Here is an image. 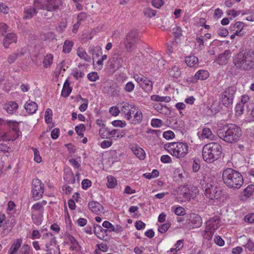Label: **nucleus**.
Segmentation results:
<instances>
[{
	"instance_id": "nucleus-1",
	"label": "nucleus",
	"mask_w": 254,
	"mask_h": 254,
	"mask_svg": "<svg viewBox=\"0 0 254 254\" xmlns=\"http://www.w3.org/2000/svg\"><path fill=\"white\" fill-rule=\"evenodd\" d=\"M233 63L238 70L249 71L254 69V50L239 53L233 58Z\"/></svg>"
},
{
	"instance_id": "nucleus-2",
	"label": "nucleus",
	"mask_w": 254,
	"mask_h": 254,
	"mask_svg": "<svg viewBox=\"0 0 254 254\" xmlns=\"http://www.w3.org/2000/svg\"><path fill=\"white\" fill-rule=\"evenodd\" d=\"M222 180L228 188L234 190L240 189L244 183L243 177L241 174L230 168H227L223 171Z\"/></svg>"
},
{
	"instance_id": "nucleus-3",
	"label": "nucleus",
	"mask_w": 254,
	"mask_h": 254,
	"mask_svg": "<svg viewBox=\"0 0 254 254\" xmlns=\"http://www.w3.org/2000/svg\"><path fill=\"white\" fill-rule=\"evenodd\" d=\"M219 137L228 143L238 141L241 136V128L234 124L224 126L217 130Z\"/></svg>"
},
{
	"instance_id": "nucleus-4",
	"label": "nucleus",
	"mask_w": 254,
	"mask_h": 254,
	"mask_svg": "<svg viewBox=\"0 0 254 254\" xmlns=\"http://www.w3.org/2000/svg\"><path fill=\"white\" fill-rule=\"evenodd\" d=\"M222 153L221 146L216 142L205 145L202 148V157L207 163H212L220 157Z\"/></svg>"
},
{
	"instance_id": "nucleus-5",
	"label": "nucleus",
	"mask_w": 254,
	"mask_h": 254,
	"mask_svg": "<svg viewBox=\"0 0 254 254\" xmlns=\"http://www.w3.org/2000/svg\"><path fill=\"white\" fill-rule=\"evenodd\" d=\"M201 183V186L205 192V196L210 199L219 200L222 196V190L216 182H210Z\"/></svg>"
},
{
	"instance_id": "nucleus-6",
	"label": "nucleus",
	"mask_w": 254,
	"mask_h": 254,
	"mask_svg": "<svg viewBox=\"0 0 254 254\" xmlns=\"http://www.w3.org/2000/svg\"><path fill=\"white\" fill-rule=\"evenodd\" d=\"M165 146L168 151L177 158L184 157L188 153L189 147L186 142H172Z\"/></svg>"
},
{
	"instance_id": "nucleus-7",
	"label": "nucleus",
	"mask_w": 254,
	"mask_h": 254,
	"mask_svg": "<svg viewBox=\"0 0 254 254\" xmlns=\"http://www.w3.org/2000/svg\"><path fill=\"white\" fill-rule=\"evenodd\" d=\"M198 188L195 186H184L178 193V200L181 202L189 201L191 198H194L198 193Z\"/></svg>"
},
{
	"instance_id": "nucleus-8",
	"label": "nucleus",
	"mask_w": 254,
	"mask_h": 254,
	"mask_svg": "<svg viewBox=\"0 0 254 254\" xmlns=\"http://www.w3.org/2000/svg\"><path fill=\"white\" fill-rule=\"evenodd\" d=\"M3 123L1 122V124H4L7 125L9 129V131L10 133H13L12 136H9L8 133H4L2 135H1V139L5 141H9V140H13L17 138L20 134V130L18 128V123L17 122L13 121H4L2 120Z\"/></svg>"
},
{
	"instance_id": "nucleus-9",
	"label": "nucleus",
	"mask_w": 254,
	"mask_h": 254,
	"mask_svg": "<svg viewBox=\"0 0 254 254\" xmlns=\"http://www.w3.org/2000/svg\"><path fill=\"white\" fill-rule=\"evenodd\" d=\"M138 39V33L136 30H131L127 34L124 41L127 52H131L135 49Z\"/></svg>"
},
{
	"instance_id": "nucleus-10",
	"label": "nucleus",
	"mask_w": 254,
	"mask_h": 254,
	"mask_svg": "<svg viewBox=\"0 0 254 254\" xmlns=\"http://www.w3.org/2000/svg\"><path fill=\"white\" fill-rule=\"evenodd\" d=\"M236 92V88L230 86L226 88L221 93V102L223 106L227 108L232 107Z\"/></svg>"
},
{
	"instance_id": "nucleus-11",
	"label": "nucleus",
	"mask_w": 254,
	"mask_h": 254,
	"mask_svg": "<svg viewBox=\"0 0 254 254\" xmlns=\"http://www.w3.org/2000/svg\"><path fill=\"white\" fill-rule=\"evenodd\" d=\"M50 237L48 241L45 244V248L44 249L47 252V254H55L57 251L55 250L56 248L58 252L60 251L59 246L57 245L56 238L54 237L51 233H46L43 237V239H46Z\"/></svg>"
},
{
	"instance_id": "nucleus-12",
	"label": "nucleus",
	"mask_w": 254,
	"mask_h": 254,
	"mask_svg": "<svg viewBox=\"0 0 254 254\" xmlns=\"http://www.w3.org/2000/svg\"><path fill=\"white\" fill-rule=\"evenodd\" d=\"M134 78L135 81L139 84L140 87L146 92L152 91L153 83L148 78L142 74H135Z\"/></svg>"
},
{
	"instance_id": "nucleus-13",
	"label": "nucleus",
	"mask_w": 254,
	"mask_h": 254,
	"mask_svg": "<svg viewBox=\"0 0 254 254\" xmlns=\"http://www.w3.org/2000/svg\"><path fill=\"white\" fill-rule=\"evenodd\" d=\"M32 192L33 197L35 200H39L44 192V184L38 178L34 179L32 181Z\"/></svg>"
},
{
	"instance_id": "nucleus-14",
	"label": "nucleus",
	"mask_w": 254,
	"mask_h": 254,
	"mask_svg": "<svg viewBox=\"0 0 254 254\" xmlns=\"http://www.w3.org/2000/svg\"><path fill=\"white\" fill-rule=\"evenodd\" d=\"M209 75V73L207 70L200 69L197 71L193 76L189 77L187 81L191 83H194L197 82L198 80H203L206 79Z\"/></svg>"
},
{
	"instance_id": "nucleus-15",
	"label": "nucleus",
	"mask_w": 254,
	"mask_h": 254,
	"mask_svg": "<svg viewBox=\"0 0 254 254\" xmlns=\"http://www.w3.org/2000/svg\"><path fill=\"white\" fill-rule=\"evenodd\" d=\"M94 233L97 238L101 240H107L108 239L107 229H105L98 224H94L93 229Z\"/></svg>"
},
{
	"instance_id": "nucleus-16",
	"label": "nucleus",
	"mask_w": 254,
	"mask_h": 254,
	"mask_svg": "<svg viewBox=\"0 0 254 254\" xmlns=\"http://www.w3.org/2000/svg\"><path fill=\"white\" fill-rule=\"evenodd\" d=\"M123 59L118 55H114L109 60L110 68L116 70L122 66Z\"/></svg>"
},
{
	"instance_id": "nucleus-17",
	"label": "nucleus",
	"mask_w": 254,
	"mask_h": 254,
	"mask_svg": "<svg viewBox=\"0 0 254 254\" xmlns=\"http://www.w3.org/2000/svg\"><path fill=\"white\" fill-rule=\"evenodd\" d=\"M89 209L93 213L97 215H101L104 213L103 206L97 201H90L88 203Z\"/></svg>"
},
{
	"instance_id": "nucleus-18",
	"label": "nucleus",
	"mask_w": 254,
	"mask_h": 254,
	"mask_svg": "<svg viewBox=\"0 0 254 254\" xmlns=\"http://www.w3.org/2000/svg\"><path fill=\"white\" fill-rule=\"evenodd\" d=\"M220 219L219 217L216 216L208 220L206 223L207 230L215 232L219 226Z\"/></svg>"
},
{
	"instance_id": "nucleus-19",
	"label": "nucleus",
	"mask_w": 254,
	"mask_h": 254,
	"mask_svg": "<svg viewBox=\"0 0 254 254\" xmlns=\"http://www.w3.org/2000/svg\"><path fill=\"white\" fill-rule=\"evenodd\" d=\"M189 223L192 228H198L202 225V219L199 215L192 214L190 215Z\"/></svg>"
},
{
	"instance_id": "nucleus-20",
	"label": "nucleus",
	"mask_w": 254,
	"mask_h": 254,
	"mask_svg": "<svg viewBox=\"0 0 254 254\" xmlns=\"http://www.w3.org/2000/svg\"><path fill=\"white\" fill-rule=\"evenodd\" d=\"M244 26L243 22L241 21L236 22L235 24H231L230 26V31H233L237 34V36H241L244 34L242 31Z\"/></svg>"
},
{
	"instance_id": "nucleus-21",
	"label": "nucleus",
	"mask_w": 254,
	"mask_h": 254,
	"mask_svg": "<svg viewBox=\"0 0 254 254\" xmlns=\"http://www.w3.org/2000/svg\"><path fill=\"white\" fill-rule=\"evenodd\" d=\"M47 203V201L43 200L34 204L31 207L32 213H37L38 214H43L44 206L46 205Z\"/></svg>"
},
{
	"instance_id": "nucleus-22",
	"label": "nucleus",
	"mask_w": 254,
	"mask_h": 254,
	"mask_svg": "<svg viewBox=\"0 0 254 254\" xmlns=\"http://www.w3.org/2000/svg\"><path fill=\"white\" fill-rule=\"evenodd\" d=\"M62 4L61 0H46L47 10L53 11L58 9Z\"/></svg>"
},
{
	"instance_id": "nucleus-23",
	"label": "nucleus",
	"mask_w": 254,
	"mask_h": 254,
	"mask_svg": "<svg viewBox=\"0 0 254 254\" xmlns=\"http://www.w3.org/2000/svg\"><path fill=\"white\" fill-rule=\"evenodd\" d=\"M17 37L13 33L7 34L3 39V45L5 48L8 49L10 44L12 43H16Z\"/></svg>"
},
{
	"instance_id": "nucleus-24",
	"label": "nucleus",
	"mask_w": 254,
	"mask_h": 254,
	"mask_svg": "<svg viewBox=\"0 0 254 254\" xmlns=\"http://www.w3.org/2000/svg\"><path fill=\"white\" fill-rule=\"evenodd\" d=\"M37 13L38 11L36 10L33 5L26 7L24 9L23 18L25 19H31Z\"/></svg>"
},
{
	"instance_id": "nucleus-25",
	"label": "nucleus",
	"mask_w": 254,
	"mask_h": 254,
	"mask_svg": "<svg viewBox=\"0 0 254 254\" xmlns=\"http://www.w3.org/2000/svg\"><path fill=\"white\" fill-rule=\"evenodd\" d=\"M24 107L27 112L30 114L35 113L38 108L37 104L30 100L26 102Z\"/></svg>"
},
{
	"instance_id": "nucleus-26",
	"label": "nucleus",
	"mask_w": 254,
	"mask_h": 254,
	"mask_svg": "<svg viewBox=\"0 0 254 254\" xmlns=\"http://www.w3.org/2000/svg\"><path fill=\"white\" fill-rule=\"evenodd\" d=\"M125 132L123 130L114 129L110 131L109 139L118 140L125 136Z\"/></svg>"
},
{
	"instance_id": "nucleus-27",
	"label": "nucleus",
	"mask_w": 254,
	"mask_h": 254,
	"mask_svg": "<svg viewBox=\"0 0 254 254\" xmlns=\"http://www.w3.org/2000/svg\"><path fill=\"white\" fill-rule=\"evenodd\" d=\"M22 240L20 239H16L11 246L8 254H17V251L21 247Z\"/></svg>"
},
{
	"instance_id": "nucleus-28",
	"label": "nucleus",
	"mask_w": 254,
	"mask_h": 254,
	"mask_svg": "<svg viewBox=\"0 0 254 254\" xmlns=\"http://www.w3.org/2000/svg\"><path fill=\"white\" fill-rule=\"evenodd\" d=\"M89 53L93 55V60H94L102 55V50L100 46L90 47Z\"/></svg>"
},
{
	"instance_id": "nucleus-29",
	"label": "nucleus",
	"mask_w": 254,
	"mask_h": 254,
	"mask_svg": "<svg viewBox=\"0 0 254 254\" xmlns=\"http://www.w3.org/2000/svg\"><path fill=\"white\" fill-rule=\"evenodd\" d=\"M132 151L135 155L140 160H143L145 157V153L144 150L137 146H132Z\"/></svg>"
},
{
	"instance_id": "nucleus-30",
	"label": "nucleus",
	"mask_w": 254,
	"mask_h": 254,
	"mask_svg": "<svg viewBox=\"0 0 254 254\" xmlns=\"http://www.w3.org/2000/svg\"><path fill=\"white\" fill-rule=\"evenodd\" d=\"M18 107V105L15 102L11 101L6 104L5 110L8 114H12L16 111Z\"/></svg>"
},
{
	"instance_id": "nucleus-31",
	"label": "nucleus",
	"mask_w": 254,
	"mask_h": 254,
	"mask_svg": "<svg viewBox=\"0 0 254 254\" xmlns=\"http://www.w3.org/2000/svg\"><path fill=\"white\" fill-rule=\"evenodd\" d=\"M33 5L37 11L38 9L47 10L46 0H34Z\"/></svg>"
},
{
	"instance_id": "nucleus-32",
	"label": "nucleus",
	"mask_w": 254,
	"mask_h": 254,
	"mask_svg": "<svg viewBox=\"0 0 254 254\" xmlns=\"http://www.w3.org/2000/svg\"><path fill=\"white\" fill-rule=\"evenodd\" d=\"M185 62L190 67H193L198 64V60L194 56H190L186 58Z\"/></svg>"
},
{
	"instance_id": "nucleus-33",
	"label": "nucleus",
	"mask_w": 254,
	"mask_h": 254,
	"mask_svg": "<svg viewBox=\"0 0 254 254\" xmlns=\"http://www.w3.org/2000/svg\"><path fill=\"white\" fill-rule=\"evenodd\" d=\"M69 82L67 80L64 82L62 91L61 95L64 97H68L71 92L72 88L69 86Z\"/></svg>"
},
{
	"instance_id": "nucleus-34",
	"label": "nucleus",
	"mask_w": 254,
	"mask_h": 254,
	"mask_svg": "<svg viewBox=\"0 0 254 254\" xmlns=\"http://www.w3.org/2000/svg\"><path fill=\"white\" fill-rule=\"evenodd\" d=\"M111 130L106 127L104 124H102V127L99 129V134L102 138H109Z\"/></svg>"
},
{
	"instance_id": "nucleus-35",
	"label": "nucleus",
	"mask_w": 254,
	"mask_h": 254,
	"mask_svg": "<svg viewBox=\"0 0 254 254\" xmlns=\"http://www.w3.org/2000/svg\"><path fill=\"white\" fill-rule=\"evenodd\" d=\"M24 54L22 52H16L9 55L7 58V62L9 64H13L19 56H22Z\"/></svg>"
},
{
	"instance_id": "nucleus-36",
	"label": "nucleus",
	"mask_w": 254,
	"mask_h": 254,
	"mask_svg": "<svg viewBox=\"0 0 254 254\" xmlns=\"http://www.w3.org/2000/svg\"><path fill=\"white\" fill-rule=\"evenodd\" d=\"M31 217L33 223L37 225H40L43 220V214H38L37 213H32Z\"/></svg>"
},
{
	"instance_id": "nucleus-37",
	"label": "nucleus",
	"mask_w": 254,
	"mask_h": 254,
	"mask_svg": "<svg viewBox=\"0 0 254 254\" xmlns=\"http://www.w3.org/2000/svg\"><path fill=\"white\" fill-rule=\"evenodd\" d=\"M53 55L51 54H48L45 57L43 64V66L45 68H48L51 66L53 63Z\"/></svg>"
},
{
	"instance_id": "nucleus-38",
	"label": "nucleus",
	"mask_w": 254,
	"mask_h": 254,
	"mask_svg": "<svg viewBox=\"0 0 254 254\" xmlns=\"http://www.w3.org/2000/svg\"><path fill=\"white\" fill-rule=\"evenodd\" d=\"M151 99L152 101L157 102H169L171 101V98L169 96H160L157 95H153L151 96Z\"/></svg>"
},
{
	"instance_id": "nucleus-39",
	"label": "nucleus",
	"mask_w": 254,
	"mask_h": 254,
	"mask_svg": "<svg viewBox=\"0 0 254 254\" xmlns=\"http://www.w3.org/2000/svg\"><path fill=\"white\" fill-rule=\"evenodd\" d=\"M77 56L85 61L89 62L90 61V57L82 48H78L77 50Z\"/></svg>"
},
{
	"instance_id": "nucleus-40",
	"label": "nucleus",
	"mask_w": 254,
	"mask_h": 254,
	"mask_svg": "<svg viewBox=\"0 0 254 254\" xmlns=\"http://www.w3.org/2000/svg\"><path fill=\"white\" fill-rule=\"evenodd\" d=\"M131 106L132 105H129L128 103H125L121 108V111L125 114V118L128 120L131 119V116L128 114Z\"/></svg>"
},
{
	"instance_id": "nucleus-41",
	"label": "nucleus",
	"mask_w": 254,
	"mask_h": 254,
	"mask_svg": "<svg viewBox=\"0 0 254 254\" xmlns=\"http://www.w3.org/2000/svg\"><path fill=\"white\" fill-rule=\"evenodd\" d=\"M73 43L72 41L66 40L63 46V52L64 53H69L72 49Z\"/></svg>"
},
{
	"instance_id": "nucleus-42",
	"label": "nucleus",
	"mask_w": 254,
	"mask_h": 254,
	"mask_svg": "<svg viewBox=\"0 0 254 254\" xmlns=\"http://www.w3.org/2000/svg\"><path fill=\"white\" fill-rule=\"evenodd\" d=\"M169 74L171 76L174 78H178L181 74L179 68L177 66H174L170 70Z\"/></svg>"
},
{
	"instance_id": "nucleus-43",
	"label": "nucleus",
	"mask_w": 254,
	"mask_h": 254,
	"mask_svg": "<svg viewBox=\"0 0 254 254\" xmlns=\"http://www.w3.org/2000/svg\"><path fill=\"white\" fill-rule=\"evenodd\" d=\"M108 182L107 186L109 188H114L117 185V180L112 176H109L107 177Z\"/></svg>"
},
{
	"instance_id": "nucleus-44",
	"label": "nucleus",
	"mask_w": 254,
	"mask_h": 254,
	"mask_svg": "<svg viewBox=\"0 0 254 254\" xmlns=\"http://www.w3.org/2000/svg\"><path fill=\"white\" fill-rule=\"evenodd\" d=\"M133 117V123L138 124L140 123L142 120V115L141 112L138 111L137 109L134 113Z\"/></svg>"
},
{
	"instance_id": "nucleus-45",
	"label": "nucleus",
	"mask_w": 254,
	"mask_h": 254,
	"mask_svg": "<svg viewBox=\"0 0 254 254\" xmlns=\"http://www.w3.org/2000/svg\"><path fill=\"white\" fill-rule=\"evenodd\" d=\"M144 15L149 18L155 16L156 14V10H153L151 8H145L143 10Z\"/></svg>"
},
{
	"instance_id": "nucleus-46",
	"label": "nucleus",
	"mask_w": 254,
	"mask_h": 254,
	"mask_svg": "<svg viewBox=\"0 0 254 254\" xmlns=\"http://www.w3.org/2000/svg\"><path fill=\"white\" fill-rule=\"evenodd\" d=\"M159 173L157 170L154 169L151 173H146L143 174V177L148 179L156 178L159 176Z\"/></svg>"
},
{
	"instance_id": "nucleus-47",
	"label": "nucleus",
	"mask_w": 254,
	"mask_h": 254,
	"mask_svg": "<svg viewBox=\"0 0 254 254\" xmlns=\"http://www.w3.org/2000/svg\"><path fill=\"white\" fill-rule=\"evenodd\" d=\"M228 51H225L223 54H220L218 57V61L221 64H224L227 62Z\"/></svg>"
},
{
	"instance_id": "nucleus-48",
	"label": "nucleus",
	"mask_w": 254,
	"mask_h": 254,
	"mask_svg": "<svg viewBox=\"0 0 254 254\" xmlns=\"http://www.w3.org/2000/svg\"><path fill=\"white\" fill-rule=\"evenodd\" d=\"M202 137L211 139L213 137V134L211 130L209 128L205 127L202 130Z\"/></svg>"
},
{
	"instance_id": "nucleus-49",
	"label": "nucleus",
	"mask_w": 254,
	"mask_h": 254,
	"mask_svg": "<svg viewBox=\"0 0 254 254\" xmlns=\"http://www.w3.org/2000/svg\"><path fill=\"white\" fill-rule=\"evenodd\" d=\"M85 130V126L83 124H80L75 127V130L76 133L80 136H83V131Z\"/></svg>"
},
{
	"instance_id": "nucleus-50",
	"label": "nucleus",
	"mask_w": 254,
	"mask_h": 254,
	"mask_svg": "<svg viewBox=\"0 0 254 254\" xmlns=\"http://www.w3.org/2000/svg\"><path fill=\"white\" fill-rule=\"evenodd\" d=\"M172 209H173L174 212L178 216H184L186 214L185 209L182 206H178L175 208L172 207Z\"/></svg>"
},
{
	"instance_id": "nucleus-51",
	"label": "nucleus",
	"mask_w": 254,
	"mask_h": 254,
	"mask_svg": "<svg viewBox=\"0 0 254 254\" xmlns=\"http://www.w3.org/2000/svg\"><path fill=\"white\" fill-rule=\"evenodd\" d=\"M52 110L49 108L47 109L45 113V120L47 123L49 124L52 122Z\"/></svg>"
},
{
	"instance_id": "nucleus-52",
	"label": "nucleus",
	"mask_w": 254,
	"mask_h": 254,
	"mask_svg": "<svg viewBox=\"0 0 254 254\" xmlns=\"http://www.w3.org/2000/svg\"><path fill=\"white\" fill-rule=\"evenodd\" d=\"M254 187L253 186H249L247 187L244 191V194L247 197H249L251 195H252V193L254 192Z\"/></svg>"
},
{
	"instance_id": "nucleus-53",
	"label": "nucleus",
	"mask_w": 254,
	"mask_h": 254,
	"mask_svg": "<svg viewBox=\"0 0 254 254\" xmlns=\"http://www.w3.org/2000/svg\"><path fill=\"white\" fill-rule=\"evenodd\" d=\"M214 232L212 231H210L208 230H207V228L206 227L205 230L203 233L202 235L204 239L209 240L212 239V236L214 234Z\"/></svg>"
},
{
	"instance_id": "nucleus-54",
	"label": "nucleus",
	"mask_w": 254,
	"mask_h": 254,
	"mask_svg": "<svg viewBox=\"0 0 254 254\" xmlns=\"http://www.w3.org/2000/svg\"><path fill=\"white\" fill-rule=\"evenodd\" d=\"M79 97L82 101H84V103L79 106V109L81 112H84L86 110L87 108L88 100L86 99L82 98L80 95H79Z\"/></svg>"
},
{
	"instance_id": "nucleus-55",
	"label": "nucleus",
	"mask_w": 254,
	"mask_h": 254,
	"mask_svg": "<svg viewBox=\"0 0 254 254\" xmlns=\"http://www.w3.org/2000/svg\"><path fill=\"white\" fill-rule=\"evenodd\" d=\"M170 225L169 223H164L158 227V231L161 233H164L168 230Z\"/></svg>"
},
{
	"instance_id": "nucleus-56",
	"label": "nucleus",
	"mask_w": 254,
	"mask_h": 254,
	"mask_svg": "<svg viewBox=\"0 0 254 254\" xmlns=\"http://www.w3.org/2000/svg\"><path fill=\"white\" fill-rule=\"evenodd\" d=\"M244 105L243 103H238L235 107V111L237 115H241L244 112Z\"/></svg>"
},
{
	"instance_id": "nucleus-57",
	"label": "nucleus",
	"mask_w": 254,
	"mask_h": 254,
	"mask_svg": "<svg viewBox=\"0 0 254 254\" xmlns=\"http://www.w3.org/2000/svg\"><path fill=\"white\" fill-rule=\"evenodd\" d=\"M112 124L115 127H123L126 126V122L121 120H115L112 122Z\"/></svg>"
},
{
	"instance_id": "nucleus-58",
	"label": "nucleus",
	"mask_w": 254,
	"mask_h": 254,
	"mask_svg": "<svg viewBox=\"0 0 254 254\" xmlns=\"http://www.w3.org/2000/svg\"><path fill=\"white\" fill-rule=\"evenodd\" d=\"M151 125L153 127H159L162 125V121L158 119H153L151 120Z\"/></svg>"
},
{
	"instance_id": "nucleus-59",
	"label": "nucleus",
	"mask_w": 254,
	"mask_h": 254,
	"mask_svg": "<svg viewBox=\"0 0 254 254\" xmlns=\"http://www.w3.org/2000/svg\"><path fill=\"white\" fill-rule=\"evenodd\" d=\"M163 136L166 139H171L175 137V134L172 131L168 130L164 132Z\"/></svg>"
},
{
	"instance_id": "nucleus-60",
	"label": "nucleus",
	"mask_w": 254,
	"mask_h": 254,
	"mask_svg": "<svg viewBox=\"0 0 254 254\" xmlns=\"http://www.w3.org/2000/svg\"><path fill=\"white\" fill-rule=\"evenodd\" d=\"M151 2L154 7L160 8L164 4V0H152Z\"/></svg>"
},
{
	"instance_id": "nucleus-61",
	"label": "nucleus",
	"mask_w": 254,
	"mask_h": 254,
	"mask_svg": "<svg viewBox=\"0 0 254 254\" xmlns=\"http://www.w3.org/2000/svg\"><path fill=\"white\" fill-rule=\"evenodd\" d=\"M102 226L104 228L109 229V231L113 232L114 230V226L108 221H105L102 224Z\"/></svg>"
},
{
	"instance_id": "nucleus-62",
	"label": "nucleus",
	"mask_w": 254,
	"mask_h": 254,
	"mask_svg": "<svg viewBox=\"0 0 254 254\" xmlns=\"http://www.w3.org/2000/svg\"><path fill=\"white\" fill-rule=\"evenodd\" d=\"M30 252V246L27 244H24L21 248L19 254H29Z\"/></svg>"
},
{
	"instance_id": "nucleus-63",
	"label": "nucleus",
	"mask_w": 254,
	"mask_h": 254,
	"mask_svg": "<svg viewBox=\"0 0 254 254\" xmlns=\"http://www.w3.org/2000/svg\"><path fill=\"white\" fill-rule=\"evenodd\" d=\"M87 78L89 80L91 81H95L98 78H99V76L98 75L97 72H92L88 74Z\"/></svg>"
},
{
	"instance_id": "nucleus-64",
	"label": "nucleus",
	"mask_w": 254,
	"mask_h": 254,
	"mask_svg": "<svg viewBox=\"0 0 254 254\" xmlns=\"http://www.w3.org/2000/svg\"><path fill=\"white\" fill-rule=\"evenodd\" d=\"M244 220L246 222L249 223H254V213L245 216Z\"/></svg>"
}]
</instances>
